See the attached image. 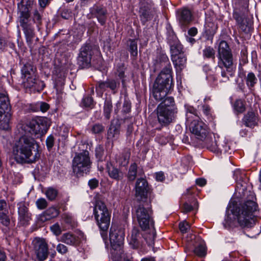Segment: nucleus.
<instances>
[{
	"label": "nucleus",
	"mask_w": 261,
	"mask_h": 261,
	"mask_svg": "<svg viewBox=\"0 0 261 261\" xmlns=\"http://www.w3.org/2000/svg\"><path fill=\"white\" fill-rule=\"evenodd\" d=\"M204 141H205V144L206 145L207 147L210 149L212 151L214 152H226L227 151L226 147L223 148L222 147V145L220 144H217L216 142H213L211 144L210 143V139L208 137L206 138Z\"/></svg>",
	"instance_id": "nucleus-31"
},
{
	"label": "nucleus",
	"mask_w": 261,
	"mask_h": 261,
	"mask_svg": "<svg viewBox=\"0 0 261 261\" xmlns=\"http://www.w3.org/2000/svg\"><path fill=\"white\" fill-rule=\"evenodd\" d=\"M58 191L53 188H49L45 192V194L47 198L52 201L55 199L58 195Z\"/></svg>",
	"instance_id": "nucleus-48"
},
{
	"label": "nucleus",
	"mask_w": 261,
	"mask_h": 261,
	"mask_svg": "<svg viewBox=\"0 0 261 261\" xmlns=\"http://www.w3.org/2000/svg\"><path fill=\"white\" fill-rule=\"evenodd\" d=\"M93 215L97 225L100 229L103 240L107 238V231L111 221V212L105 203L101 200H96L93 209Z\"/></svg>",
	"instance_id": "nucleus-4"
},
{
	"label": "nucleus",
	"mask_w": 261,
	"mask_h": 261,
	"mask_svg": "<svg viewBox=\"0 0 261 261\" xmlns=\"http://www.w3.org/2000/svg\"><path fill=\"white\" fill-rule=\"evenodd\" d=\"M255 195L250 192L248 197L244 203L239 206L237 205L233 206L230 210L238 222L242 227H251L255 223L253 213L257 210L258 205L256 201Z\"/></svg>",
	"instance_id": "nucleus-2"
},
{
	"label": "nucleus",
	"mask_w": 261,
	"mask_h": 261,
	"mask_svg": "<svg viewBox=\"0 0 261 261\" xmlns=\"http://www.w3.org/2000/svg\"><path fill=\"white\" fill-rule=\"evenodd\" d=\"M107 88H109L108 80L106 81H99L96 86V90L103 92Z\"/></svg>",
	"instance_id": "nucleus-51"
},
{
	"label": "nucleus",
	"mask_w": 261,
	"mask_h": 261,
	"mask_svg": "<svg viewBox=\"0 0 261 261\" xmlns=\"http://www.w3.org/2000/svg\"><path fill=\"white\" fill-rule=\"evenodd\" d=\"M190 129L191 133L198 139L204 141L208 137V127L203 121L198 119H194L190 123Z\"/></svg>",
	"instance_id": "nucleus-11"
},
{
	"label": "nucleus",
	"mask_w": 261,
	"mask_h": 261,
	"mask_svg": "<svg viewBox=\"0 0 261 261\" xmlns=\"http://www.w3.org/2000/svg\"><path fill=\"white\" fill-rule=\"evenodd\" d=\"M173 86L172 69L163 68L153 85L152 91L154 98L156 100H162Z\"/></svg>",
	"instance_id": "nucleus-3"
},
{
	"label": "nucleus",
	"mask_w": 261,
	"mask_h": 261,
	"mask_svg": "<svg viewBox=\"0 0 261 261\" xmlns=\"http://www.w3.org/2000/svg\"><path fill=\"white\" fill-rule=\"evenodd\" d=\"M157 61L161 65V67H164L163 68L172 69L169 60L166 54H160L158 57Z\"/></svg>",
	"instance_id": "nucleus-38"
},
{
	"label": "nucleus",
	"mask_w": 261,
	"mask_h": 261,
	"mask_svg": "<svg viewBox=\"0 0 261 261\" xmlns=\"http://www.w3.org/2000/svg\"><path fill=\"white\" fill-rule=\"evenodd\" d=\"M61 16L64 19H68L71 17V12L69 9H64L62 10Z\"/></svg>",
	"instance_id": "nucleus-61"
},
{
	"label": "nucleus",
	"mask_w": 261,
	"mask_h": 261,
	"mask_svg": "<svg viewBox=\"0 0 261 261\" xmlns=\"http://www.w3.org/2000/svg\"><path fill=\"white\" fill-rule=\"evenodd\" d=\"M32 19L38 27L42 23V16L37 9L35 10L33 13Z\"/></svg>",
	"instance_id": "nucleus-49"
},
{
	"label": "nucleus",
	"mask_w": 261,
	"mask_h": 261,
	"mask_svg": "<svg viewBox=\"0 0 261 261\" xmlns=\"http://www.w3.org/2000/svg\"><path fill=\"white\" fill-rule=\"evenodd\" d=\"M109 88L112 91H115L119 85V83H117L114 80H108Z\"/></svg>",
	"instance_id": "nucleus-63"
},
{
	"label": "nucleus",
	"mask_w": 261,
	"mask_h": 261,
	"mask_svg": "<svg viewBox=\"0 0 261 261\" xmlns=\"http://www.w3.org/2000/svg\"><path fill=\"white\" fill-rule=\"evenodd\" d=\"M130 155V151L128 149L124 150L117 158L116 162L120 167L127 166Z\"/></svg>",
	"instance_id": "nucleus-27"
},
{
	"label": "nucleus",
	"mask_w": 261,
	"mask_h": 261,
	"mask_svg": "<svg viewBox=\"0 0 261 261\" xmlns=\"http://www.w3.org/2000/svg\"><path fill=\"white\" fill-rule=\"evenodd\" d=\"M98 180L96 178H93L90 179L88 181V185L90 187V189H94L98 186Z\"/></svg>",
	"instance_id": "nucleus-64"
},
{
	"label": "nucleus",
	"mask_w": 261,
	"mask_h": 261,
	"mask_svg": "<svg viewBox=\"0 0 261 261\" xmlns=\"http://www.w3.org/2000/svg\"><path fill=\"white\" fill-rule=\"evenodd\" d=\"M61 241L67 245L74 246L78 245L80 242L78 237L70 232L64 233L61 237Z\"/></svg>",
	"instance_id": "nucleus-25"
},
{
	"label": "nucleus",
	"mask_w": 261,
	"mask_h": 261,
	"mask_svg": "<svg viewBox=\"0 0 261 261\" xmlns=\"http://www.w3.org/2000/svg\"><path fill=\"white\" fill-rule=\"evenodd\" d=\"M124 240L123 229L111 227L110 232V240L113 251L111 258L113 261H120Z\"/></svg>",
	"instance_id": "nucleus-6"
},
{
	"label": "nucleus",
	"mask_w": 261,
	"mask_h": 261,
	"mask_svg": "<svg viewBox=\"0 0 261 261\" xmlns=\"http://www.w3.org/2000/svg\"><path fill=\"white\" fill-rule=\"evenodd\" d=\"M139 12L141 21L144 24L151 19V16L148 7H141Z\"/></svg>",
	"instance_id": "nucleus-35"
},
{
	"label": "nucleus",
	"mask_w": 261,
	"mask_h": 261,
	"mask_svg": "<svg viewBox=\"0 0 261 261\" xmlns=\"http://www.w3.org/2000/svg\"><path fill=\"white\" fill-rule=\"evenodd\" d=\"M0 220L1 223L5 226H8L9 224L10 220L8 216L7 215V212H1Z\"/></svg>",
	"instance_id": "nucleus-55"
},
{
	"label": "nucleus",
	"mask_w": 261,
	"mask_h": 261,
	"mask_svg": "<svg viewBox=\"0 0 261 261\" xmlns=\"http://www.w3.org/2000/svg\"><path fill=\"white\" fill-rule=\"evenodd\" d=\"M258 117L253 112H248L242 119V122L248 127L251 128L258 125Z\"/></svg>",
	"instance_id": "nucleus-20"
},
{
	"label": "nucleus",
	"mask_w": 261,
	"mask_h": 261,
	"mask_svg": "<svg viewBox=\"0 0 261 261\" xmlns=\"http://www.w3.org/2000/svg\"><path fill=\"white\" fill-rule=\"evenodd\" d=\"M140 238L139 231L137 228H134L132 230L129 244L132 245L133 248H137L139 245V238Z\"/></svg>",
	"instance_id": "nucleus-37"
},
{
	"label": "nucleus",
	"mask_w": 261,
	"mask_h": 261,
	"mask_svg": "<svg viewBox=\"0 0 261 261\" xmlns=\"http://www.w3.org/2000/svg\"><path fill=\"white\" fill-rule=\"evenodd\" d=\"M103 153L104 150L103 147L101 145L97 146L95 148V155L99 161L102 160Z\"/></svg>",
	"instance_id": "nucleus-53"
},
{
	"label": "nucleus",
	"mask_w": 261,
	"mask_h": 261,
	"mask_svg": "<svg viewBox=\"0 0 261 261\" xmlns=\"http://www.w3.org/2000/svg\"><path fill=\"white\" fill-rule=\"evenodd\" d=\"M195 254L200 257L204 256L206 254V249L205 245L203 244L198 245L194 249Z\"/></svg>",
	"instance_id": "nucleus-47"
},
{
	"label": "nucleus",
	"mask_w": 261,
	"mask_h": 261,
	"mask_svg": "<svg viewBox=\"0 0 261 261\" xmlns=\"http://www.w3.org/2000/svg\"><path fill=\"white\" fill-rule=\"evenodd\" d=\"M104 130L105 126L99 123L94 124L91 129V132L94 134H100L103 132Z\"/></svg>",
	"instance_id": "nucleus-46"
},
{
	"label": "nucleus",
	"mask_w": 261,
	"mask_h": 261,
	"mask_svg": "<svg viewBox=\"0 0 261 261\" xmlns=\"http://www.w3.org/2000/svg\"><path fill=\"white\" fill-rule=\"evenodd\" d=\"M50 124V120L45 117H37L21 124L20 128L25 134L19 138L13 147V154L17 162L29 160V162H34L39 158L38 144L34 138L27 134L38 137L42 136L46 133Z\"/></svg>",
	"instance_id": "nucleus-1"
},
{
	"label": "nucleus",
	"mask_w": 261,
	"mask_h": 261,
	"mask_svg": "<svg viewBox=\"0 0 261 261\" xmlns=\"http://www.w3.org/2000/svg\"><path fill=\"white\" fill-rule=\"evenodd\" d=\"M11 109L10 100L6 91L2 89L0 91V112L9 111Z\"/></svg>",
	"instance_id": "nucleus-23"
},
{
	"label": "nucleus",
	"mask_w": 261,
	"mask_h": 261,
	"mask_svg": "<svg viewBox=\"0 0 261 261\" xmlns=\"http://www.w3.org/2000/svg\"><path fill=\"white\" fill-rule=\"evenodd\" d=\"M82 103L84 107L90 108L93 106V99L91 97L86 96L83 98Z\"/></svg>",
	"instance_id": "nucleus-56"
},
{
	"label": "nucleus",
	"mask_w": 261,
	"mask_h": 261,
	"mask_svg": "<svg viewBox=\"0 0 261 261\" xmlns=\"http://www.w3.org/2000/svg\"><path fill=\"white\" fill-rule=\"evenodd\" d=\"M177 13L178 19L181 25L186 26L192 21L193 15L189 9L186 8H182L178 10Z\"/></svg>",
	"instance_id": "nucleus-19"
},
{
	"label": "nucleus",
	"mask_w": 261,
	"mask_h": 261,
	"mask_svg": "<svg viewBox=\"0 0 261 261\" xmlns=\"http://www.w3.org/2000/svg\"><path fill=\"white\" fill-rule=\"evenodd\" d=\"M11 114L8 112H0V129L7 130L9 128V122Z\"/></svg>",
	"instance_id": "nucleus-28"
},
{
	"label": "nucleus",
	"mask_w": 261,
	"mask_h": 261,
	"mask_svg": "<svg viewBox=\"0 0 261 261\" xmlns=\"http://www.w3.org/2000/svg\"><path fill=\"white\" fill-rule=\"evenodd\" d=\"M38 106L42 112H46L49 108V105L45 102H38Z\"/></svg>",
	"instance_id": "nucleus-62"
},
{
	"label": "nucleus",
	"mask_w": 261,
	"mask_h": 261,
	"mask_svg": "<svg viewBox=\"0 0 261 261\" xmlns=\"http://www.w3.org/2000/svg\"><path fill=\"white\" fill-rule=\"evenodd\" d=\"M218 29L217 24L211 20V19H206L204 25V34L207 40L212 39Z\"/></svg>",
	"instance_id": "nucleus-22"
},
{
	"label": "nucleus",
	"mask_w": 261,
	"mask_h": 261,
	"mask_svg": "<svg viewBox=\"0 0 261 261\" xmlns=\"http://www.w3.org/2000/svg\"><path fill=\"white\" fill-rule=\"evenodd\" d=\"M90 13L97 19L98 21L102 25L106 23L107 11L106 9L97 5H94L90 9Z\"/></svg>",
	"instance_id": "nucleus-17"
},
{
	"label": "nucleus",
	"mask_w": 261,
	"mask_h": 261,
	"mask_svg": "<svg viewBox=\"0 0 261 261\" xmlns=\"http://www.w3.org/2000/svg\"><path fill=\"white\" fill-rule=\"evenodd\" d=\"M202 54L204 58L215 59V51L211 46H206L202 50Z\"/></svg>",
	"instance_id": "nucleus-43"
},
{
	"label": "nucleus",
	"mask_w": 261,
	"mask_h": 261,
	"mask_svg": "<svg viewBox=\"0 0 261 261\" xmlns=\"http://www.w3.org/2000/svg\"><path fill=\"white\" fill-rule=\"evenodd\" d=\"M198 202L197 201L194 199H193L191 203H189L187 202H185L183 205L184 212L185 213L190 212L194 209L198 208Z\"/></svg>",
	"instance_id": "nucleus-42"
},
{
	"label": "nucleus",
	"mask_w": 261,
	"mask_h": 261,
	"mask_svg": "<svg viewBox=\"0 0 261 261\" xmlns=\"http://www.w3.org/2000/svg\"><path fill=\"white\" fill-rule=\"evenodd\" d=\"M161 101H162V102L157 107L165 109H169L178 110L173 97H166V96Z\"/></svg>",
	"instance_id": "nucleus-26"
},
{
	"label": "nucleus",
	"mask_w": 261,
	"mask_h": 261,
	"mask_svg": "<svg viewBox=\"0 0 261 261\" xmlns=\"http://www.w3.org/2000/svg\"><path fill=\"white\" fill-rule=\"evenodd\" d=\"M179 228L180 231L184 233H186L190 229V225L187 222H182L179 224Z\"/></svg>",
	"instance_id": "nucleus-57"
},
{
	"label": "nucleus",
	"mask_w": 261,
	"mask_h": 261,
	"mask_svg": "<svg viewBox=\"0 0 261 261\" xmlns=\"http://www.w3.org/2000/svg\"><path fill=\"white\" fill-rule=\"evenodd\" d=\"M46 144L48 150H50L54 145V138L53 136H48L46 140Z\"/></svg>",
	"instance_id": "nucleus-60"
},
{
	"label": "nucleus",
	"mask_w": 261,
	"mask_h": 261,
	"mask_svg": "<svg viewBox=\"0 0 261 261\" xmlns=\"http://www.w3.org/2000/svg\"><path fill=\"white\" fill-rule=\"evenodd\" d=\"M187 110V121L190 123L194 119H199L198 111L193 107L190 106H186Z\"/></svg>",
	"instance_id": "nucleus-30"
},
{
	"label": "nucleus",
	"mask_w": 261,
	"mask_h": 261,
	"mask_svg": "<svg viewBox=\"0 0 261 261\" xmlns=\"http://www.w3.org/2000/svg\"><path fill=\"white\" fill-rule=\"evenodd\" d=\"M22 84L27 91L30 92H39L45 87L44 82L36 79L35 75L23 79Z\"/></svg>",
	"instance_id": "nucleus-15"
},
{
	"label": "nucleus",
	"mask_w": 261,
	"mask_h": 261,
	"mask_svg": "<svg viewBox=\"0 0 261 261\" xmlns=\"http://www.w3.org/2000/svg\"><path fill=\"white\" fill-rule=\"evenodd\" d=\"M171 60L175 67L182 69L185 66L187 58L184 54L171 58Z\"/></svg>",
	"instance_id": "nucleus-32"
},
{
	"label": "nucleus",
	"mask_w": 261,
	"mask_h": 261,
	"mask_svg": "<svg viewBox=\"0 0 261 261\" xmlns=\"http://www.w3.org/2000/svg\"><path fill=\"white\" fill-rule=\"evenodd\" d=\"M29 207L28 202L21 201L17 203L18 221L21 225H28L32 219V214L29 211Z\"/></svg>",
	"instance_id": "nucleus-14"
},
{
	"label": "nucleus",
	"mask_w": 261,
	"mask_h": 261,
	"mask_svg": "<svg viewBox=\"0 0 261 261\" xmlns=\"http://www.w3.org/2000/svg\"><path fill=\"white\" fill-rule=\"evenodd\" d=\"M240 172L239 171H235L234 172V174H233L234 178L235 180H236V181L237 182V188H239L240 186L242 187V191H244L246 189V187L245 185V182H242V183L239 182L238 176H239V175H240Z\"/></svg>",
	"instance_id": "nucleus-54"
},
{
	"label": "nucleus",
	"mask_w": 261,
	"mask_h": 261,
	"mask_svg": "<svg viewBox=\"0 0 261 261\" xmlns=\"http://www.w3.org/2000/svg\"><path fill=\"white\" fill-rule=\"evenodd\" d=\"M89 152L84 150L75 154L72 160V170L76 176H83L90 172L91 168Z\"/></svg>",
	"instance_id": "nucleus-7"
},
{
	"label": "nucleus",
	"mask_w": 261,
	"mask_h": 261,
	"mask_svg": "<svg viewBox=\"0 0 261 261\" xmlns=\"http://www.w3.org/2000/svg\"><path fill=\"white\" fill-rule=\"evenodd\" d=\"M125 68L123 64H121L117 67L116 74L121 80V82L123 86L124 85L125 82L126 81V75H125Z\"/></svg>",
	"instance_id": "nucleus-40"
},
{
	"label": "nucleus",
	"mask_w": 261,
	"mask_h": 261,
	"mask_svg": "<svg viewBox=\"0 0 261 261\" xmlns=\"http://www.w3.org/2000/svg\"><path fill=\"white\" fill-rule=\"evenodd\" d=\"M59 214V211L55 207H49L39 216V220L45 222L57 217Z\"/></svg>",
	"instance_id": "nucleus-24"
},
{
	"label": "nucleus",
	"mask_w": 261,
	"mask_h": 261,
	"mask_svg": "<svg viewBox=\"0 0 261 261\" xmlns=\"http://www.w3.org/2000/svg\"><path fill=\"white\" fill-rule=\"evenodd\" d=\"M257 79L253 72H249L246 76V84L249 87H253L257 83Z\"/></svg>",
	"instance_id": "nucleus-45"
},
{
	"label": "nucleus",
	"mask_w": 261,
	"mask_h": 261,
	"mask_svg": "<svg viewBox=\"0 0 261 261\" xmlns=\"http://www.w3.org/2000/svg\"><path fill=\"white\" fill-rule=\"evenodd\" d=\"M233 17L241 30L244 32H247L249 30L251 26V22L246 15L235 12L233 14Z\"/></svg>",
	"instance_id": "nucleus-18"
},
{
	"label": "nucleus",
	"mask_w": 261,
	"mask_h": 261,
	"mask_svg": "<svg viewBox=\"0 0 261 261\" xmlns=\"http://www.w3.org/2000/svg\"><path fill=\"white\" fill-rule=\"evenodd\" d=\"M138 174V166L135 163L131 164L129 167L127 178L129 181H133L136 179Z\"/></svg>",
	"instance_id": "nucleus-34"
},
{
	"label": "nucleus",
	"mask_w": 261,
	"mask_h": 261,
	"mask_svg": "<svg viewBox=\"0 0 261 261\" xmlns=\"http://www.w3.org/2000/svg\"><path fill=\"white\" fill-rule=\"evenodd\" d=\"M171 58L183 54L182 45L177 40L174 42H170Z\"/></svg>",
	"instance_id": "nucleus-29"
},
{
	"label": "nucleus",
	"mask_w": 261,
	"mask_h": 261,
	"mask_svg": "<svg viewBox=\"0 0 261 261\" xmlns=\"http://www.w3.org/2000/svg\"><path fill=\"white\" fill-rule=\"evenodd\" d=\"M33 250L37 258L44 261L48 255V247L46 242L43 239H36L33 241Z\"/></svg>",
	"instance_id": "nucleus-13"
},
{
	"label": "nucleus",
	"mask_w": 261,
	"mask_h": 261,
	"mask_svg": "<svg viewBox=\"0 0 261 261\" xmlns=\"http://www.w3.org/2000/svg\"><path fill=\"white\" fill-rule=\"evenodd\" d=\"M36 204L38 209L43 210L47 207V202L44 198H40L37 200Z\"/></svg>",
	"instance_id": "nucleus-52"
},
{
	"label": "nucleus",
	"mask_w": 261,
	"mask_h": 261,
	"mask_svg": "<svg viewBox=\"0 0 261 261\" xmlns=\"http://www.w3.org/2000/svg\"><path fill=\"white\" fill-rule=\"evenodd\" d=\"M120 134V126L111 124L108 131V139H117Z\"/></svg>",
	"instance_id": "nucleus-33"
},
{
	"label": "nucleus",
	"mask_w": 261,
	"mask_h": 261,
	"mask_svg": "<svg viewBox=\"0 0 261 261\" xmlns=\"http://www.w3.org/2000/svg\"><path fill=\"white\" fill-rule=\"evenodd\" d=\"M57 251L62 254H64L68 251L67 247L64 244H59L57 246Z\"/></svg>",
	"instance_id": "nucleus-59"
},
{
	"label": "nucleus",
	"mask_w": 261,
	"mask_h": 261,
	"mask_svg": "<svg viewBox=\"0 0 261 261\" xmlns=\"http://www.w3.org/2000/svg\"><path fill=\"white\" fill-rule=\"evenodd\" d=\"M113 106L111 100L106 99L103 106V114L105 118L109 120L111 117Z\"/></svg>",
	"instance_id": "nucleus-39"
},
{
	"label": "nucleus",
	"mask_w": 261,
	"mask_h": 261,
	"mask_svg": "<svg viewBox=\"0 0 261 261\" xmlns=\"http://www.w3.org/2000/svg\"><path fill=\"white\" fill-rule=\"evenodd\" d=\"M98 47L91 44H86L80 49L77 58V64L82 68L89 67L91 64L92 56L97 51Z\"/></svg>",
	"instance_id": "nucleus-10"
},
{
	"label": "nucleus",
	"mask_w": 261,
	"mask_h": 261,
	"mask_svg": "<svg viewBox=\"0 0 261 261\" xmlns=\"http://www.w3.org/2000/svg\"><path fill=\"white\" fill-rule=\"evenodd\" d=\"M138 222L142 230H146L150 227L153 228L154 222L152 218V211L139 205L136 210Z\"/></svg>",
	"instance_id": "nucleus-9"
},
{
	"label": "nucleus",
	"mask_w": 261,
	"mask_h": 261,
	"mask_svg": "<svg viewBox=\"0 0 261 261\" xmlns=\"http://www.w3.org/2000/svg\"><path fill=\"white\" fill-rule=\"evenodd\" d=\"M135 196L139 200L147 197L148 185L147 180L143 178L137 179L135 185Z\"/></svg>",
	"instance_id": "nucleus-16"
},
{
	"label": "nucleus",
	"mask_w": 261,
	"mask_h": 261,
	"mask_svg": "<svg viewBox=\"0 0 261 261\" xmlns=\"http://www.w3.org/2000/svg\"><path fill=\"white\" fill-rule=\"evenodd\" d=\"M31 2L29 6L18 4V8L19 13L18 20L20 25L22 28L27 42L31 44L35 36V32L34 29L31 22L29 8Z\"/></svg>",
	"instance_id": "nucleus-5"
},
{
	"label": "nucleus",
	"mask_w": 261,
	"mask_h": 261,
	"mask_svg": "<svg viewBox=\"0 0 261 261\" xmlns=\"http://www.w3.org/2000/svg\"><path fill=\"white\" fill-rule=\"evenodd\" d=\"M22 79L29 77L35 75V70L32 65L30 64H25L21 69Z\"/></svg>",
	"instance_id": "nucleus-36"
},
{
	"label": "nucleus",
	"mask_w": 261,
	"mask_h": 261,
	"mask_svg": "<svg viewBox=\"0 0 261 261\" xmlns=\"http://www.w3.org/2000/svg\"><path fill=\"white\" fill-rule=\"evenodd\" d=\"M202 112L206 117V118L208 119V120L212 121L214 119V117L212 113L211 109L208 105H204L202 106Z\"/></svg>",
	"instance_id": "nucleus-50"
},
{
	"label": "nucleus",
	"mask_w": 261,
	"mask_h": 261,
	"mask_svg": "<svg viewBox=\"0 0 261 261\" xmlns=\"http://www.w3.org/2000/svg\"><path fill=\"white\" fill-rule=\"evenodd\" d=\"M50 229L54 234L58 236L61 233V229L58 223H56L50 226Z\"/></svg>",
	"instance_id": "nucleus-58"
},
{
	"label": "nucleus",
	"mask_w": 261,
	"mask_h": 261,
	"mask_svg": "<svg viewBox=\"0 0 261 261\" xmlns=\"http://www.w3.org/2000/svg\"><path fill=\"white\" fill-rule=\"evenodd\" d=\"M218 66L230 71L233 66V56L231 51L227 43L225 41H221L218 48Z\"/></svg>",
	"instance_id": "nucleus-8"
},
{
	"label": "nucleus",
	"mask_w": 261,
	"mask_h": 261,
	"mask_svg": "<svg viewBox=\"0 0 261 261\" xmlns=\"http://www.w3.org/2000/svg\"><path fill=\"white\" fill-rule=\"evenodd\" d=\"M107 170L109 176L116 180H122L124 177V173L119 169L115 167L111 162L107 164Z\"/></svg>",
	"instance_id": "nucleus-21"
},
{
	"label": "nucleus",
	"mask_w": 261,
	"mask_h": 261,
	"mask_svg": "<svg viewBox=\"0 0 261 261\" xmlns=\"http://www.w3.org/2000/svg\"><path fill=\"white\" fill-rule=\"evenodd\" d=\"M128 42L129 51L130 55L134 57H136L138 55L137 42L135 39H129Z\"/></svg>",
	"instance_id": "nucleus-41"
},
{
	"label": "nucleus",
	"mask_w": 261,
	"mask_h": 261,
	"mask_svg": "<svg viewBox=\"0 0 261 261\" xmlns=\"http://www.w3.org/2000/svg\"><path fill=\"white\" fill-rule=\"evenodd\" d=\"M178 110L156 108L158 120L162 126H167L176 119Z\"/></svg>",
	"instance_id": "nucleus-12"
},
{
	"label": "nucleus",
	"mask_w": 261,
	"mask_h": 261,
	"mask_svg": "<svg viewBox=\"0 0 261 261\" xmlns=\"http://www.w3.org/2000/svg\"><path fill=\"white\" fill-rule=\"evenodd\" d=\"M233 108L238 113H242L245 111V106L243 100L237 99L234 103Z\"/></svg>",
	"instance_id": "nucleus-44"
}]
</instances>
